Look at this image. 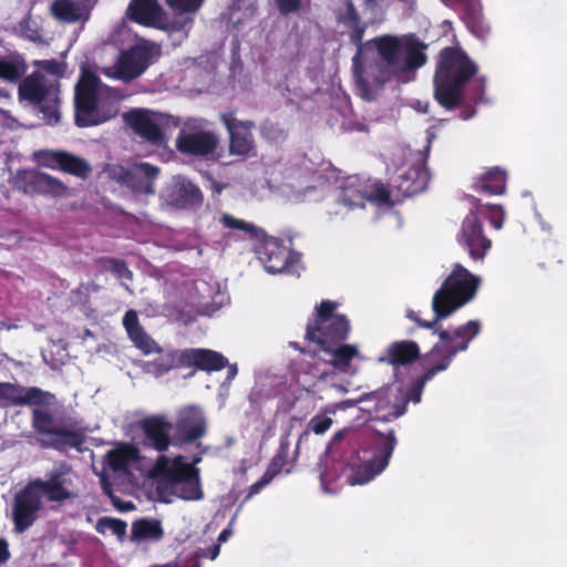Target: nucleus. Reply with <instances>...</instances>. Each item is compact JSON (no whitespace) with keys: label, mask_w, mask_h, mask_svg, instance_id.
Returning <instances> with one entry per match:
<instances>
[{"label":"nucleus","mask_w":567,"mask_h":567,"mask_svg":"<svg viewBox=\"0 0 567 567\" xmlns=\"http://www.w3.org/2000/svg\"><path fill=\"white\" fill-rule=\"evenodd\" d=\"M338 25L358 45L353 58L357 83L361 92H373L385 82L408 83L426 62L425 45L412 37L382 35L361 45L368 27L353 2L348 0L337 10Z\"/></svg>","instance_id":"f257e3e1"},{"label":"nucleus","mask_w":567,"mask_h":567,"mask_svg":"<svg viewBox=\"0 0 567 567\" xmlns=\"http://www.w3.org/2000/svg\"><path fill=\"white\" fill-rule=\"evenodd\" d=\"M395 445L393 430L381 433L349 426L338 431L320 460L322 487L328 491L327 485L343 473L350 485L369 483L385 470Z\"/></svg>","instance_id":"f03ea898"},{"label":"nucleus","mask_w":567,"mask_h":567,"mask_svg":"<svg viewBox=\"0 0 567 567\" xmlns=\"http://www.w3.org/2000/svg\"><path fill=\"white\" fill-rule=\"evenodd\" d=\"M480 331L481 323L477 320H471L452 332L445 329L435 330L440 340L425 357L427 369L422 378L412 384L395 382L379 391L361 395L353 400L355 406L369 416L374 415L382 421L400 417L405 413L408 402L419 403L425 383L436 373L446 370L455 354L465 351Z\"/></svg>","instance_id":"7ed1b4c3"},{"label":"nucleus","mask_w":567,"mask_h":567,"mask_svg":"<svg viewBox=\"0 0 567 567\" xmlns=\"http://www.w3.org/2000/svg\"><path fill=\"white\" fill-rule=\"evenodd\" d=\"M76 475L65 465L53 468L47 480L31 481L14 497L12 519L14 530L23 533L33 525L44 502L61 503L76 496Z\"/></svg>","instance_id":"20e7f679"},{"label":"nucleus","mask_w":567,"mask_h":567,"mask_svg":"<svg viewBox=\"0 0 567 567\" xmlns=\"http://www.w3.org/2000/svg\"><path fill=\"white\" fill-rule=\"evenodd\" d=\"M336 305L331 301H322L317 308V316L313 323L307 327V338L319 346L318 354H326L337 370L354 373L351 361L359 355L354 346L338 343L346 340L350 326L347 318L334 313Z\"/></svg>","instance_id":"39448f33"},{"label":"nucleus","mask_w":567,"mask_h":567,"mask_svg":"<svg viewBox=\"0 0 567 567\" xmlns=\"http://www.w3.org/2000/svg\"><path fill=\"white\" fill-rule=\"evenodd\" d=\"M122 99L120 91L102 84L93 71L82 68L74 97L76 124L92 126L111 120Z\"/></svg>","instance_id":"423d86ee"},{"label":"nucleus","mask_w":567,"mask_h":567,"mask_svg":"<svg viewBox=\"0 0 567 567\" xmlns=\"http://www.w3.org/2000/svg\"><path fill=\"white\" fill-rule=\"evenodd\" d=\"M481 281V277L472 274L462 265L455 264L432 297L431 306L434 319L422 321L414 311H410L408 317L417 322L420 327L434 328L439 321L449 318L471 302L476 296Z\"/></svg>","instance_id":"0eeeda50"},{"label":"nucleus","mask_w":567,"mask_h":567,"mask_svg":"<svg viewBox=\"0 0 567 567\" xmlns=\"http://www.w3.org/2000/svg\"><path fill=\"white\" fill-rule=\"evenodd\" d=\"M477 71L476 64L458 48L440 52L434 75V96L446 109L455 107L462 97L465 83Z\"/></svg>","instance_id":"6e6552de"},{"label":"nucleus","mask_w":567,"mask_h":567,"mask_svg":"<svg viewBox=\"0 0 567 567\" xmlns=\"http://www.w3.org/2000/svg\"><path fill=\"white\" fill-rule=\"evenodd\" d=\"M152 474L158 477L157 488L161 494L175 495L185 501H198L204 496L198 470L184 456H158Z\"/></svg>","instance_id":"1a4fd4ad"},{"label":"nucleus","mask_w":567,"mask_h":567,"mask_svg":"<svg viewBox=\"0 0 567 567\" xmlns=\"http://www.w3.org/2000/svg\"><path fill=\"white\" fill-rule=\"evenodd\" d=\"M123 326L136 348L144 354L158 353L159 357L147 364V371L157 377L178 367H187L183 358L184 350L162 349L140 326L137 313L128 310L123 318Z\"/></svg>","instance_id":"9d476101"},{"label":"nucleus","mask_w":567,"mask_h":567,"mask_svg":"<svg viewBox=\"0 0 567 567\" xmlns=\"http://www.w3.org/2000/svg\"><path fill=\"white\" fill-rule=\"evenodd\" d=\"M19 99L21 102L38 106L48 123L59 121L60 89L56 79L34 71L21 81Z\"/></svg>","instance_id":"9b49d317"},{"label":"nucleus","mask_w":567,"mask_h":567,"mask_svg":"<svg viewBox=\"0 0 567 567\" xmlns=\"http://www.w3.org/2000/svg\"><path fill=\"white\" fill-rule=\"evenodd\" d=\"M176 148L183 154L207 159L220 156L219 138L204 118H187L183 123L176 137Z\"/></svg>","instance_id":"f8f14e48"},{"label":"nucleus","mask_w":567,"mask_h":567,"mask_svg":"<svg viewBox=\"0 0 567 567\" xmlns=\"http://www.w3.org/2000/svg\"><path fill=\"white\" fill-rule=\"evenodd\" d=\"M158 51L154 43L140 40L128 50L123 51L115 63L104 68L102 72L111 79L130 82L145 72L157 58Z\"/></svg>","instance_id":"ddd939ff"},{"label":"nucleus","mask_w":567,"mask_h":567,"mask_svg":"<svg viewBox=\"0 0 567 567\" xmlns=\"http://www.w3.org/2000/svg\"><path fill=\"white\" fill-rule=\"evenodd\" d=\"M254 249L267 272H298L300 256L290 251L280 240L264 233V237L254 244Z\"/></svg>","instance_id":"4468645a"},{"label":"nucleus","mask_w":567,"mask_h":567,"mask_svg":"<svg viewBox=\"0 0 567 567\" xmlns=\"http://www.w3.org/2000/svg\"><path fill=\"white\" fill-rule=\"evenodd\" d=\"M338 199L350 209L364 207L365 202L374 205L390 203V195L379 183L363 181L358 176H350L341 186Z\"/></svg>","instance_id":"2eb2a0df"},{"label":"nucleus","mask_w":567,"mask_h":567,"mask_svg":"<svg viewBox=\"0 0 567 567\" xmlns=\"http://www.w3.org/2000/svg\"><path fill=\"white\" fill-rule=\"evenodd\" d=\"M124 118L138 136L157 146L163 145L165 142L164 128L171 124H176L166 114L144 109L133 110L126 113Z\"/></svg>","instance_id":"dca6fc26"},{"label":"nucleus","mask_w":567,"mask_h":567,"mask_svg":"<svg viewBox=\"0 0 567 567\" xmlns=\"http://www.w3.org/2000/svg\"><path fill=\"white\" fill-rule=\"evenodd\" d=\"M158 174L159 169L157 166L145 162L135 163L127 168L114 166L110 171L113 179L126 186L135 194H154V181Z\"/></svg>","instance_id":"f3484780"},{"label":"nucleus","mask_w":567,"mask_h":567,"mask_svg":"<svg viewBox=\"0 0 567 567\" xmlns=\"http://www.w3.org/2000/svg\"><path fill=\"white\" fill-rule=\"evenodd\" d=\"M221 121L228 132L229 154L240 159L256 156V143L252 134L254 122L238 120L234 113L221 114Z\"/></svg>","instance_id":"a211bd4d"},{"label":"nucleus","mask_w":567,"mask_h":567,"mask_svg":"<svg viewBox=\"0 0 567 567\" xmlns=\"http://www.w3.org/2000/svg\"><path fill=\"white\" fill-rule=\"evenodd\" d=\"M457 241L475 260L483 259L491 249L492 241L484 235L483 224L475 210L470 209L464 218L457 235Z\"/></svg>","instance_id":"6ab92c4d"},{"label":"nucleus","mask_w":567,"mask_h":567,"mask_svg":"<svg viewBox=\"0 0 567 567\" xmlns=\"http://www.w3.org/2000/svg\"><path fill=\"white\" fill-rule=\"evenodd\" d=\"M33 158L40 166L60 169L81 178L91 172L85 159L64 151L41 150L33 153Z\"/></svg>","instance_id":"aec40b11"},{"label":"nucleus","mask_w":567,"mask_h":567,"mask_svg":"<svg viewBox=\"0 0 567 567\" xmlns=\"http://www.w3.org/2000/svg\"><path fill=\"white\" fill-rule=\"evenodd\" d=\"M54 395L39 388H24L16 383L0 382V408L17 405H50Z\"/></svg>","instance_id":"412c9836"},{"label":"nucleus","mask_w":567,"mask_h":567,"mask_svg":"<svg viewBox=\"0 0 567 567\" xmlns=\"http://www.w3.org/2000/svg\"><path fill=\"white\" fill-rule=\"evenodd\" d=\"M161 199L174 208H190L202 203L203 195L190 181L175 176L163 190Z\"/></svg>","instance_id":"4be33fe9"},{"label":"nucleus","mask_w":567,"mask_h":567,"mask_svg":"<svg viewBox=\"0 0 567 567\" xmlns=\"http://www.w3.org/2000/svg\"><path fill=\"white\" fill-rule=\"evenodd\" d=\"M354 406L355 402L349 399L337 403H329L321 408L320 411L309 420L306 430L300 434L298 446H300L303 441H307L311 433L323 435L328 432L333 424L332 416L336 415L338 411H344Z\"/></svg>","instance_id":"5701e85b"},{"label":"nucleus","mask_w":567,"mask_h":567,"mask_svg":"<svg viewBox=\"0 0 567 567\" xmlns=\"http://www.w3.org/2000/svg\"><path fill=\"white\" fill-rule=\"evenodd\" d=\"M137 460V452L131 446L111 450L105 455L103 475L101 476L102 483L105 485L106 477L111 474L115 476L132 475V470L135 467Z\"/></svg>","instance_id":"b1692460"},{"label":"nucleus","mask_w":567,"mask_h":567,"mask_svg":"<svg viewBox=\"0 0 567 567\" xmlns=\"http://www.w3.org/2000/svg\"><path fill=\"white\" fill-rule=\"evenodd\" d=\"M126 16L147 27L163 28L165 24V12L157 0H132Z\"/></svg>","instance_id":"393cba45"},{"label":"nucleus","mask_w":567,"mask_h":567,"mask_svg":"<svg viewBox=\"0 0 567 567\" xmlns=\"http://www.w3.org/2000/svg\"><path fill=\"white\" fill-rule=\"evenodd\" d=\"M23 177L28 183L29 192L52 197H66L70 193L64 183L49 174L29 171L23 173Z\"/></svg>","instance_id":"a878e982"},{"label":"nucleus","mask_w":567,"mask_h":567,"mask_svg":"<svg viewBox=\"0 0 567 567\" xmlns=\"http://www.w3.org/2000/svg\"><path fill=\"white\" fill-rule=\"evenodd\" d=\"M145 435L144 444L158 452L166 450L169 445V433L172 424L163 415L152 416L142 422Z\"/></svg>","instance_id":"bb28decb"},{"label":"nucleus","mask_w":567,"mask_h":567,"mask_svg":"<svg viewBox=\"0 0 567 567\" xmlns=\"http://www.w3.org/2000/svg\"><path fill=\"white\" fill-rule=\"evenodd\" d=\"M430 174L424 163L419 159L406 172L398 176L395 181L399 190L405 196L423 192L429 184Z\"/></svg>","instance_id":"cd10ccee"},{"label":"nucleus","mask_w":567,"mask_h":567,"mask_svg":"<svg viewBox=\"0 0 567 567\" xmlns=\"http://www.w3.org/2000/svg\"><path fill=\"white\" fill-rule=\"evenodd\" d=\"M205 417L200 409L187 406L179 411L176 427L186 441H194L205 433Z\"/></svg>","instance_id":"c85d7f7f"},{"label":"nucleus","mask_w":567,"mask_h":567,"mask_svg":"<svg viewBox=\"0 0 567 567\" xmlns=\"http://www.w3.org/2000/svg\"><path fill=\"white\" fill-rule=\"evenodd\" d=\"M187 367L195 365L205 371H218L227 365V359L208 349H185L183 354Z\"/></svg>","instance_id":"c756f323"},{"label":"nucleus","mask_w":567,"mask_h":567,"mask_svg":"<svg viewBox=\"0 0 567 567\" xmlns=\"http://www.w3.org/2000/svg\"><path fill=\"white\" fill-rule=\"evenodd\" d=\"M420 354L417 344L413 341H396L390 344L380 357L381 362L392 365H405Z\"/></svg>","instance_id":"7c9ffc66"},{"label":"nucleus","mask_w":567,"mask_h":567,"mask_svg":"<svg viewBox=\"0 0 567 567\" xmlns=\"http://www.w3.org/2000/svg\"><path fill=\"white\" fill-rule=\"evenodd\" d=\"M53 16L62 21L75 22L89 18L85 0H55L51 4Z\"/></svg>","instance_id":"2f4dec72"},{"label":"nucleus","mask_w":567,"mask_h":567,"mask_svg":"<svg viewBox=\"0 0 567 567\" xmlns=\"http://www.w3.org/2000/svg\"><path fill=\"white\" fill-rule=\"evenodd\" d=\"M219 221L223 227L238 231L241 239L251 240L254 244L259 240V238L264 237V230L261 228L257 227L252 223L234 217L230 214H223Z\"/></svg>","instance_id":"473e14b6"},{"label":"nucleus","mask_w":567,"mask_h":567,"mask_svg":"<svg viewBox=\"0 0 567 567\" xmlns=\"http://www.w3.org/2000/svg\"><path fill=\"white\" fill-rule=\"evenodd\" d=\"M478 187L493 195L503 194L506 188V173L498 167L489 169L481 177Z\"/></svg>","instance_id":"72a5a7b5"},{"label":"nucleus","mask_w":567,"mask_h":567,"mask_svg":"<svg viewBox=\"0 0 567 567\" xmlns=\"http://www.w3.org/2000/svg\"><path fill=\"white\" fill-rule=\"evenodd\" d=\"M471 209L475 210L480 219L486 217L495 229H502L505 212L501 205L483 204L481 200L474 199Z\"/></svg>","instance_id":"f704fd0d"},{"label":"nucleus","mask_w":567,"mask_h":567,"mask_svg":"<svg viewBox=\"0 0 567 567\" xmlns=\"http://www.w3.org/2000/svg\"><path fill=\"white\" fill-rule=\"evenodd\" d=\"M195 289L204 305H208L210 300L214 308H219L227 301V296L221 292L219 285L214 288L205 280H197L195 281Z\"/></svg>","instance_id":"c9c22d12"},{"label":"nucleus","mask_w":567,"mask_h":567,"mask_svg":"<svg viewBox=\"0 0 567 567\" xmlns=\"http://www.w3.org/2000/svg\"><path fill=\"white\" fill-rule=\"evenodd\" d=\"M285 389L286 380L282 375H260L257 380L256 389L254 390L251 395H255L258 392L264 396H271L282 393Z\"/></svg>","instance_id":"e433bc0d"},{"label":"nucleus","mask_w":567,"mask_h":567,"mask_svg":"<svg viewBox=\"0 0 567 567\" xmlns=\"http://www.w3.org/2000/svg\"><path fill=\"white\" fill-rule=\"evenodd\" d=\"M315 174L308 171L289 169L286 173L287 185L297 193L298 196H306L310 193L313 186L308 185L310 179H313Z\"/></svg>","instance_id":"4c0bfd02"},{"label":"nucleus","mask_w":567,"mask_h":567,"mask_svg":"<svg viewBox=\"0 0 567 567\" xmlns=\"http://www.w3.org/2000/svg\"><path fill=\"white\" fill-rule=\"evenodd\" d=\"M33 425L42 433L56 435H63L64 433L60 423L42 408L34 409Z\"/></svg>","instance_id":"58836bf2"},{"label":"nucleus","mask_w":567,"mask_h":567,"mask_svg":"<svg viewBox=\"0 0 567 567\" xmlns=\"http://www.w3.org/2000/svg\"><path fill=\"white\" fill-rule=\"evenodd\" d=\"M133 536L137 539H159L163 530L156 519H142L133 525Z\"/></svg>","instance_id":"ea45409f"},{"label":"nucleus","mask_w":567,"mask_h":567,"mask_svg":"<svg viewBox=\"0 0 567 567\" xmlns=\"http://www.w3.org/2000/svg\"><path fill=\"white\" fill-rule=\"evenodd\" d=\"M25 72V64L18 58L0 59V78L14 82Z\"/></svg>","instance_id":"a19ab883"},{"label":"nucleus","mask_w":567,"mask_h":567,"mask_svg":"<svg viewBox=\"0 0 567 567\" xmlns=\"http://www.w3.org/2000/svg\"><path fill=\"white\" fill-rule=\"evenodd\" d=\"M309 365H310V362H308V361L301 362L299 364V370H302V371H298L295 373L296 383L301 389H303L306 391H309L310 388L315 384V379L323 375V373L320 372L317 368L311 371H307L306 369Z\"/></svg>","instance_id":"79ce46f5"},{"label":"nucleus","mask_w":567,"mask_h":567,"mask_svg":"<svg viewBox=\"0 0 567 567\" xmlns=\"http://www.w3.org/2000/svg\"><path fill=\"white\" fill-rule=\"evenodd\" d=\"M95 528L100 534H112L121 537L126 532V524L120 519L103 517L99 519Z\"/></svg>","instance_id":"37998d69"},{"label":"nucleus","mask_w":567,"mask_h":567,"mask_svg":"<svg viewBox=\"0 0 567 567\" xmlns=\"http://www.w3.org/2000/svg\"><path fill=\"white\" fill-rule=\"evenodd\" d=\"M19 31L22 37H24L33 42H38L41 40L38 23L31 17H28L20 22Z\"/></svg>","instance_id":"c03bdc74"},{"label":"nucleus","mask_w":567,"mask_h":567,"mask_svg":"<svg viewBox=\"0 0 567 567\" xmlns=\"http://www.w3.org/2000/svg\"><path fill=\"white\" fill-rule=\"evenodd\" d=\"M174 10L182 13H195L203 4L204 0H165Z\"/></svg>","instance_id":"a18cd8bd"},{"label":"nucleus","mask_w":567,"mask_h":567,"mask_svg":"<svg viewBox=\"0 0 567 567\" xmlns=\"http://www.w3.org/2000/svg\"><path fill=\"white\" fill-rule=\"evenodd\" d=\"M262 135L271 142H282L287 138V131L276 123H267L261 128Z\"/></svg>","instance_id":"49530a36"},{"label":"nucleus","mask_w":567,"mask_h":567,"mask_svg":"<svg viewBox=\"0 0 567 567\" xmlns=\"http://www.w3.org/2000/svg\"><path fill=\"white\" fill-rule=\"evenodd\" d=\"M104 267L120 279H132V272L128 270L126 265L118 259L110 258L105 260Z\"/></svg>","instance_id":"de8ad7c7"},{"label":"nucleus","mask_w":567,"mask_h":567,"mask_svg":"<svg viewBox=\"0 0 567 567\" xmlns=\"http://www.w3.org/2000/svg\"><path fill=\"white\" fill-rule=\"evenodd\" d=\"M34 65L40 68V72L45 71V76H52L56 79V82L59 83V76L63 72L62 64L59 63L55 60H43V61H34Z\"/></svg>","instance_id":"09e8293b"},{"label":"nucleus","mask_w":567,"mask_h":567,"mask_svg":"<svg viewBox=\"0 0 567 567\" xmlns=\"http://www.w3.org/2000/svg\"><path fill=\"white\" fill-rule=\"evenodd\" d=\"M282 16L298 14L302 9V0H274Z\"/></svg>","instance_id":"8fccbe9b"},{"label":"nucleus","mask_w":567,"mask_h":567,"mask_svg":"<svg viewBox=\"0 0 567 567\" xmlns=\"http://www.w3.org/2000/svg\"><path fill=\"white\" fill-rule=\"evenodd\" d=\"M276 471L269 467L264 475L254 483L248 491V494L245 498V501L250 499L252 496L257 495L265 486H267L271 480L275 477Z\"/></svg>","instance_id":"3c124183"},{"label":"nucleus","mask_w":567,"mask_h":567,"mask_svg":"<svg viewBox=\"0 0 567 567\" xmlns=\"http://www.w3.org/2000/svg\"><path fill=\"white\" fill-rule=\"evenodd\" d=\"M361 2L364 8V12H369L373 16L377 9L380 7L381 0H361Z\"/></svg>","instance_id":"603ef678"},{"label":"nucleus","mask_w":567,"mask_h":567,"mask_svg":"<svg viewBox=\"0 0 567 567\" xmlns=\"http://www.w3.org/2000/svg\"><path fill=\"white\" fill-rule=\"evenodd\" d=\"M9 559L8 544L6 540L0 539V564Z\"/></svg>","instance_id":"864d4df0"},{"label":"nucleus","mask_w":567,"mask_h":567,"mask_svg":"<svg viewBox=\"0 0 567 567\" xmlns=\"http://www.w3.org/2000/svg\"><path fill=\"white\" fill-rule=\"evenodd\" d=\"M227 381H231L235 379V377L237 375L238 373V369H237V365L236 364H229L227 362Z\"/></svg>","instance_id":"5fc2aeb1"},{"label":"nucleus","mask_w":567,"mask_h":567,"mask_svg":"<svg viewBox=\"0 0 567 567\" xmlns=\"http://www.w3.org/2000/svg\"><path fill=\"white\" fill-rule=\"evenodd\" d=\"M231 534H233V530L230 527L225 528L224 530H221V533L218 536V543L219 544L225 543L230 537Z\"/></svg>","instance_id":"6e6d98bb"},{"label":"nucleus","mask_w":567,"mask_h":567,"mask_svg":"<svg viewBox=\"0 0 567 567\" xmlns=\"http://www.w3.org/2000/svg\"><path fill=\"white\" fill-rule=\"evenodd\" d=\"M209 558L214 560L219 554V544L215 545L210 550Z\"/></svg>","instance_id":"4d7b16f0"},{"label":"nucleus","mask_w":567,"mask_h":567,"mask_svg":"<svg viewBox=\"0 0 567 567\" xmlns=\"http://www.w3.org/2000/svg\"><path fill=\"white\" fill-rule=\"evenodd\" d=\"M333 386H334V388L337 389V391H339L340 393H346V392H348V388H347L344 384H334Z\"/></svg>","instance_id":"13d9d810"},{"label":"nucleus","mask_w":567,"mask_h":567,"mask_svg":"<svg viewBox=\"0 0 567 567\" xmlns=\"http://www.w3.org/2000/svg\"><path fill=\"white\" fill-rule=\"evenodd\" d=\"M539 224H540V227H542L543 230L550 231L551 228H550V226L547 223L542 220Z\"/></svg>","instance_id":"bf43d9fd"},{"label":"nucleus","mask_w":567,"mask_h":567,"mask_svg":"<svg viewBox=\"0 0 567 567\" xmlns=\"http://www.w3.org/2000/svg\"><path fill=\"white\" fill-rule=\"evenodd\" d=\"M248 11L250 16H254L256 13V7L254 3H250L248 7Z\"/></svg>","instance_id":"052dcab7"},{"label":"nucleus","mask_w":567,"mask_h":567,"mask_svg":"<svg viewBox=\"0 0 567 567\" xmlns=\"http://www.w3.org/2000/svg\"><path fill=\"white\" fill-rule=\"evenodd\" d=\"M401 2L405 3L408 7L412 8L415 3V0H400Z\"/></svg>","instance_id":"680f3d73"},{"label":"nucleus","mask_w":567,"mask_h":567,"mask_svg":"<svg viewBox=\"0 0 567 567\" xmlns=\"http://www.w3.org/2000/svg\"><path fill=\"white\" fill-rule=\"evenodd\" d=\"M0 95H3L4 97H9V94L0 90Z\"/></svg>","instance_id":"e2e57ef3"}]
</instances>
